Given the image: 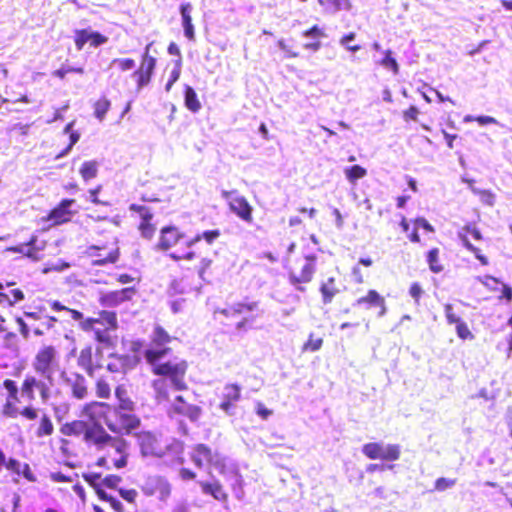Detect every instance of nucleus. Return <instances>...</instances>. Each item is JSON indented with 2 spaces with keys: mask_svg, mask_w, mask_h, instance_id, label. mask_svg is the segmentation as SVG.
<instances>
[{
  "mask_svg": "<svg viewBox=\"0 0 512 512\" xmlns=\"http://www.w3.org/2000/svg\"><path fill=\"white\" fill-rule=\"evenodd\" d=\"M120 399L119 406H110L101 402H92L84 407L83 413L93 421L103 418L107 427L114 433H131L138 427L140 421L132 413L133 402L120 397V390H116Z\"/></svg>",
  "mask_w": 512,
  "mask_h": 512,
  "instance_id": "1",
  "label": "nucleus"
},
{
  "mask_svg": "<svg viewBox=\"0 0 512 512\" xmlns=\"http://www.w3.org/2000/svg\"><path fill=\"white\" fill-rule=\"evenodd\" d=\"M153 372L162 376L152 383L156 399L159 403L167 402L172 392L182 391L187 388L184 377L187 370L186 361L174 357L167 359V363L156 362L151 365Z\"/></svg>",
  "mask_w": 512,
  "mask_h": 512,
  "instance_id": "2",
  "label": "nucleus"
},
{
  "mask_svg": "<svg viewBox=\"0 0 512 512\" xmlns=\"http://www.w3.org/2000/svg\"><path fill=\"white\" fill-rule=\"evenodd\" d=\"M90 438L100 454L97 459L98 466L107 469H122L127 466L130 445L123 437L111 436L102 428L99 434H92Z\"/></svg>",
  "mask_w": 512,
  "mask_h": 512,
  "instance_id": "3",
  "label": "nucleus"
},
{
  "mask_svg": "<svg viewBox=\"0 0 512 512\" xmlns=\"http://www.w3.org/2000/svg\"><path fill=\"white\" fill-rule=\"evenodd\" d=\"M80 328L85 332L93 331L95 339L104 347L113 346L111 331L117 328V316L112 311H101L98 318H87L80 323Z\"/></svg>",
  "mask_w": 512,
  "mask_h": 512,
  "instance_id": "4",
  "label": "nucleus"
},
{
  "mask_svg": "<svg viewBox=\"0 0 512 512\" xmlns=\"http://www.w3.org/2000/svg\"><path fill=\"white\" fill-rule=\"evenodd\" d=\"M171 341L172 337L161 326H155L151 334V342L144 353L146 361L150 365L156 362L167 363L171 349L166 345Z\"/></svg>",
  "mask_w": 512,
  "mask_h": 512,
  "instance_id": "5",
  "label": "nucleus"
},
{
  "mask_svg": "<svg viewBox=\"0 0 512 512\" xmlns=\"http://www.w3.org/2000/svg\"><path fill=\"white\" fill-rule=\"evenodd\" d=\"M362 452L369 459L396 461L400 458L401 448L398 444L371 442L363 445Z\"/></svg>",
  "mask_w": 512,
  "mask_h": 512,
  "instance_id": "6",
  "label": "nucleus"
},
{
  "mask_svg": "<svg viewBox=\"0 0 512 512\" xmlns=\"http://www.w3.org/2000/svg\"><path fill=\"white\" fill-rule=\"evenodd\" d=\"M221 196L227 201L230 210L243 221L252 222V207L244 196H241L237 190H222Z\"/></svg>",
  "mask_w": 512,
  "mask_h": 512,
  "instance_id": "7",
  "label": "nucleus"
},
{
  "mask_svg": "<svg viewBox=\"0 0 512 512\" xmlns=\"http://www.w3.org/2000/svg\"><path fill=\"white\" fill-rule=\"evenodd\" d=\"M55 357L56 351L52 346L44 347L37 353L33 364L35 371L50 384L53 383Z\"/></svg>",
  "mask_w": 512,
  "mask_h": 512,
  "instance_id": "8",
  "label": "nucleus"
},
{
  "mask_svg": "<svg viewBox=\"0 0 512 512\" xmlns=\"http://www.w3.org/2000/svg\"><path fill=\"white\" fill-rule=\"evenodd\" d=\"M316 259L314 254H308L305 256V262L298 273L295 271L289 272V282L297 291L304 292L305 287L301 284L309 283L312 280L316 272Z\"/></svg>",
  "mask_w": 512,
  "mask_h": 512,
  "instance_id": "9",
  "label": "nucleus"
},
{
  "mask_svg": "<svg viewBox=\"0 0 512 512\" xmlns=\"http://www.w3.org/2000/svg\"><path fill=\"white\" fill-rule=\"evenodd\" d=\"M142 491L146 496H157L160 501L166 502L171 495L172 488L165 477L154 475L145 480Z\"/></svg>",
  "mask_w": 512,
  "mask_h": 512,
  "instance_id": "10",
  "label": "nucleus"
},
{
  "mask_svg": "<svg viewBox=\"0 0 512 512\" xmlns=\"http://www.w3.org/2000/svg\"><path fill=\"white\" fill-rule=\"evenodd\" d=\"M102 426L96 423L88 424L81 420H76L71 423H66L61 427V433L66 436H80L83 435L84 441L92 445L93 440L90 438L92 434H99Z\"/></svg>",
  "mask_w": 512,
  "mask_h": 512,
  "instance_id": "11",
  "label": "nucleus"
},
{
  "mask_svg": "<svg viewBox=\"0 0 512 512\" xmlns=\"http://www.w3.org/2000/svg\"><path fill=\"white\" fill-rule=\"evenodd\" d=\"M190 457L198 468H203L205 464H210L216 469H223L224 467L223 460L220 459L218 455H214L211 449L205 444H197L194 446Z\"/></svg>",
  "mask_w": 512,
  "mask_h": 512,
  "instance_id": "12",
  "label": "nucleus"
},
{
  "mask_svg": "<svg viewBox=\"0 0 512 512\" xmlns=\"http://www.w3.org/2000/svg\"><path fill=\"white\" fill-rule=\"evenodd\" d=\"M151 45L152 44L150 43L146 46L144 54L142 56L141 65L139 69L134 71V73L132 74V76L137 79L138 90L142 89L143 87L149 84L156 66V59L149 55V49Z\"/></svg>",
  "mask_w": 512,
  "mask_h": 512,
  "instance_id": "13",
  "label": "nucleus"
},
{
  "mask_svg": "<svg viewBox=\"0 0 512 512\" xmlns=\"http://www.w3.org/2000/svg\"><path fill=\"white\" fill-rule=\"evenodd\" d=\"M137 438L144 456L162 457L164 455L166 446H163L154 434L141 432Z\"/></svg>",
  "mask_w": 512,
  "mask_h": 512,
  "instance_id": "14",
  "label": "nucleus"
},
{
  "mask_svg": "<svg viewBox=\"0 0 512 512\" xmlns=\"http://www.w3.org/2000/svg\"><path fill=\"white\" fill-rule=\"evenodd\" d=\"M64 382L70 388L71 394L74 398L82 400L88 397V383L86 378L79 373H70L64 375Z\"/></svg>",
  "mask_w": 512,
  "mask_h": 512,
  "instance_id": "15",
  "label": "nucleus"
},
{
  "mask_svg": "<svg viewBox=\"0 0 512 512\" xmlns=\"http://www.w3.org/2000/svg\"><path fill=\"white\" fill-rule=\"evenodd\" d=\"M129 210L138 213L141 217L142 221L139 225V230L142 237L151 239L155 233V227L151 224L153 218L151 209L144 205L131 204Z\"/></svg>",
  "mask_w": 512,
  "mask_h": 512,
  "instance_id": "16",
  "label": "nucleus"
},
{
  "mask_svg": "<svg viewBox=\"0 0 512 512\" xmlns=\"http://www.w3.org/2000/svg\"><path fill=\"white\" fill-rule=\"evenodd\" d=\"M134 291L131 288L111 291L100 296V304L104 307H116L121 303L129 300Z\"/></svg>",
  "mask_w": 512,
  "mask_h": 512,
  "instance_id": "17",
  "label": "nucleus"
},
{
  "mask_svg": "<svg viewBox=\"0 0 512 512\" xmlns=\"http://www.w3.org/2000/svg\"><path fill=\"white\" fill-rule=\"evenodd\" d=\"M77 364L91 377L94 376L98 369L102 368V363L94 361L91 346H87L80 351Z\"/></svg>",
  "mask_w": 512,
  "mask_h": 512,
  "instance_id": "18",
  "label": "nucleus"
},
{
  "mask_svg": "<svg viewBox=\"0 0 512 512\" xmlns=\"http://www.w3.org/2000/svg\"><path fill=\"white\" fill-rule=\"evenodd\" d=\"M75 203L73 199H64L61 203L55 207L49 214V219L54 224H62L70 221L73 212L70 210L71 206Z\"/></svg>",
  "mask_w": 512,
  "mask_h": 512,
  "instance_id": "19",
  "label": "nucleus"
},
{
  "mask_svg": "<svg viewBox=\"0 0 512 512\" xmlns=\"http://www.w3.org/2000/svg\"><path fill=\"white\" fill-rule=\"evenodd\" d=\"M184 235L179 232L175 227H165L161 230V235L158 243V248L161 250H168L176 245Z\"/></svg>",
  "mask_w": 512,
  "mask_h": 512,
  "instance_id": "20",
  "label": "nucleus"
},
{
  "mask_svg": "<svg viewBox=\"0 0 512 512\" xmlns=\"http://www.w3.org/2000/svg\"><path fill=\"white\" fill-rule=\"evenodd\" d=\"M199 486L202 489V492L206 495H211L215 500L220 502H226L228 495L224 491L222 485L219 481L215 480L211 483L205 481H198Z\"/></svg>",
  "mask_w": 512,
  "mask_h": 512,
  "instance_id": "21",
  "label": "nucleus"
},
{
  "mask_svg": "<svg viewBox=\"0 0 512 512\" xmlns=\"http://www.w3.org/2000/svg\"><path fill=\"white\" fill-rule=\"evenodd\" d=\"M193 10V6L189 2H183L180 5V13L182 17V25L184 28V35L189 40H194L195 33H194V26L192 24V18L191 13Z\"/></svg>",
  "mask_w": 512,
  "mask_h": 512,
  "instance_id": "22",
  "label": "nucleus"
},
{
  "mask_svg": "<svg viewBox=\"0 0 512 512\" xmlns=\"http://www.w3.org/2000/svg\"><path fill=\"white\" fill-rule=\"evenodd\" d=\"M36 243L37 237L33 236L27 243H21L12 247L10 250L35 260L37 259L36 253L42 249V247H37Z\"/></svg>",
  "mask_w": 512,
  "mask_h": 512,
  "instance_id": "23",
  "label": "nucleus"
},
{
  "mask_svg": "<svg viewBox=\"0 0 512 512\" xmlns=\"http://www.w3.org/2000/svg\"><path fill=\"white\" fill-rule=\"evenodd\" d=\"M383 304V297L375 290H369L366 296L360 297L354 306H365L367 309Z\"/></svg>",
  "mask_w": 512,
  "mask_h": 512,
  "instance_id": "24",
  "label": "nucleus"
},
{
  "mask_svg": "<svg viewBox=\"0 0 512 512\" xmlns=\"http://www.w3.org/2000/svg\"><path fill=\"white\" fill-rule=\"evenodd\" d=\"M320 292L322 294L323 302L325 304L330 303L334 296L339 293V289L335 284V279L333 277H329L326 282H323L320 287Z\"/></svg>",
  "mask_w": 512,
  "mask_h": 512,
  "instance_id": "25",
  "label": "nucleus"
},
{
  "mask_svg": "<svg viewBox=\"0 0 512 512\" xmlns=\"http://www.w3.org/2000/svg\"><path fill=\"white\" fill-rule=\"evenodd\" d=\"M220 236V231L218 229L215 230H207L201 234H197L194 238L186 241L187 247H192L200 240H205L208 244H212L216 239Z\"/></svg>",
  "mask_w": 512,
  "mask_h": 512,
  "instance_id": "26",
  "label": "nucleus"
},
{
  "mask_svg": "<svg viewBox=\"0 0 512 512\" xmlns=\"http://www.w3.org/2000/svg\"><path fill=\"white\" fill-rule=\"evenodd\" d=\"M184 100H185V106L190 111L195 113L201 109V104L198 100L197 94L192 87L186 86Z\"/></svg>",
  "mask_w": 512,
  "mask_h": 512,
  "instance_id": "27",
  "label": "nucleus"
},
{
  "mask_svg": "<svg viewBox=\"0 0 512 512\" xmlns=\"http://www.w3.org/2000/svg\"><path fill=\"white\" fill-rule=\"evenodd\" d=\"M129 358L127 356H115L107 364V369L112 373H125L128 368Z\"/></svg>",
  "mask_w": 512,
  "mask_h": 512,
  "instance_id": "28",
  "label": "nucleus"
},
{
  "mask_svg": "<svg viewBox=\"0 0 512 512\" xmlns=\"http://www.w3.org/2000/svg\"><path fill=\"white\" fill-rule=\"evenodd\" d=\"M99 164L95 160L85 161L81 168L80 174L84 181H89L97 176Z\"/></svg>",
  "mask_w": 512,
  "mask_h": 512,
  "instance_id": "29",
  "label": "nucleus"
},
{
  "mask_svg": "<svg viewBox=\"0 0 512 512\" xmlns=\"http://www.w3.org/2000/svg\"><path fill=\"white\" fill-rule=\"evenodd\" d=\"M344 174L347 178V180L355 184L357 180L365 177L367 175V170L360 165H354L351 167H347L344 169Z\"/></svg>",
  "mask_w": 512,
  "mask_h": 512,
  "instance_id": "30",
  "label": "nucleus"
},
{
  "mask_svg": "<svg viewBox=\"0 0 512 512\" xmlns=\"http://www.w3.org/2000/svg\"><path fill=\"white\" fill-rule=\"evenodd\" d=\"M54 431L53 423L50 417L46 414H43L40 420L39 427L36 431L37 437L50 436Z\"/></svg>",
  "mask_w": 512,
  "mask_h": 512,
  "instance_id": "31",
  "label": "nucleus"
},
{
  "mask_svg": "<svg viewBox=\"0 0 512 512\" xmlns=\"http://www.w3.org/2000/svg\"><path fill=\"white\" fill-rule=\"evenodd\" d=\"M384 57L382 60L377 62L379 65L386 69H390L395 75L399 72V65L394 57H392L391 50L383 51Z\"/></svg>",
  "mask_w": 512,
  "mask_h": 512,
  "instance_id": "32",
  "label": "nucleus"
},
{
  "mask_svg": "<svg viewBox=\"0 0 512 512\" xmlns=\"http://www.w3.org/2000/svg\"><path fill=\"white\" fill-rule=\"evenodd\" d=\"M37 379L32 376H27L22 385V395L27 397L29 401L34 400L35 394L34 389H36Z\"/></svg>",
  "mask_w": 512,
  "mask_h": 512,
  "instance_id": "33",
  "label": "nucleus"
},
{
  "mask_svg": "<svg viewBox=\"0 0 512 512\" xmlns=\"http://www.w3.org/2000/svg\"><path fill=\"white\" fill-rule=\"evenodd\" d=\"M110 106H111V103L110 101L103 97V98H100L94 105V114H95V117L99 120V121H103V119L105 118V115L106 113L109 111L110 109Z\"/></svg>",
  "mask_w": 512,
  "mask_h": 512,
  "instance_id": "34",
  "label": "nucleus"
},
{
  "mask_svg": "<svg viewBox=\"0 0 512 512\" xmlns=\"http://www.w3.org/2000/svg\"><path fill=\"white\" fill-rule=\"evenodd\" d=\"M231 481H232L231 482V487H232V491L234 493V496L237 499L242 500L244 498L243 478H242V476L238 472H235L232 475Z\"/></svg>",
  "mask_w": 512,
  "mask_h": 512,
  "instance_id": "35",
  "label": "nucleus"
},
{
  "mask_svg": "<svg viewBox=\"0 0 512 512\" xmlns=\"http://www.w3.org/2000/svg\"><path fill=\"white\" fill-rule=\"evenodd\" d=\"M427 262L431 271L439 273L443 267L439 264V250L437 248L431 249L427 255Z\"/></svg>",
  "mask_w": 512,
  "mask_h": 512,
  "instance_id": "36",
  "label": "nucleus"
},
{
  "mask_svg": "<svg viewBox=\"0 0 512 512\" xmlns=\"http://www.w3.org/2000/svg\"><path fill=\"white\" fill-rule=\"evenodd\" d=\"M136 63L131 58H115L110 62L109 67H118L121 71H128L135 68Z\"/></svg>",
  "mask_w": 512,
  "mask_h": 512,
  "instance_id": "37",
  "label": "nucleus"
},
{
  "mask_svg": "<svg viewBox=\"0 0 512 512\" xmlns=\"http://www.w3.org/2000/svg\"><path fill=\"white\" fill-rule=\"evenodd\" d=\"M223 399L237 402L240 399V387L236 384H229L224 387Z\"/></svg>",
  "mask_w": 512,
  "mask_h": 512,
  "instance_id": "38",
  "label": "nucleus"
},
{
  "mask_svg": "<svg viewBox=\"0 0 512 512\" xmlns=\"http://www.w3.org/2000/svg\"><path fill=\"white\" fill-rule=\"evenodd\" d=\"M91 30L83 29L77 30L75 33V45L78 50H82L84 45L89 42L91 38Z\"/></svg>",
  "mask_w": 512,
  "mask_h": 512,
  "instance_id": "39",
  "label": "nucleus"
},
{
  "mask_svg": "<svg viewBox=\"0 0 512 512\" xmlns=\"http://www.w3.org/2000/svg\"><path fill=\"white\" fill-rule=\"evenodd\" d=\"M98 495L102 500L109 502L111 507L116 512H123V504L118 499H116L114 496L108 494L107 492H105L103 490H98Z\"/></svg>",
  "mask_w": 512,
  "mask_h": 512,
  "instance_id": "40",
  "label": "nucleus"
},
{
  "mask_svg": "<svg viewBox=\"0 0 512 512\" xmlns=\"http://www.w3.org/2000/svg\"><path fill=\"white\" fill-rule=\"evenodd\" d=\"M71 73L83 74L84 69L82 67H71L67 65H62L61 68L53 72V76L58 77L60 79H64L67 74Z\"/></svg>",
  "mask_w": 512,
  "mask_h": 512,
  "instance_id": "41",
  "label": "nucleus"
},
{
  "mask_svg": "<svg viewBox=\"0 0 512 512\" xmlns=\"http://www.w3.org/2000/svg\"><path fill=\"white\" fill-rule=\"evenodd\" d=\"M258 303L257 302H250V303H234L232 304V310L234 315L242 314L245 311H253L257 308Z\"/></svg>",
  "mask_w": 512,
  "mask_h": 512,
  "instance_id": "42",
  "label": "nucleus"
},
{
  "mask_svg": "<svg viewBox=\"0 0 512 512\" xmlns=\"http://www.w3.org/2000/svg\"><path fill=\"white\" fill-rule=\"evenodd\" d=\"M92 256H96V254L91 253ZM97 259L94 261L95 265H105L107 263H115L118 259L117 250L109 252L107 256H102L101 254H97Z\"/></svg>",
  "mask_w": 512,
  "mask_h": 512,
  "instance_id": "43",
  "label": "nucleus"
},
{
  "mask_svg": "<svg viewBox=\"0 0 512 512\" xmlns=\"http://www.w3.org/2000/svg\"><path fill=\"white\" fill-rule=\"evenodd\" d=\"M456 484V479H450L445 477H440L435 481L434 488L437 491H445L449 488H452Z\"/></svg>",
  "mask_w": 512,
  "mask_h": 512,
  "instance_id": "44",
  "label": "nucleus"
},
{
  "mask_svg": "<svg viewBox=\"0 0 512 512\" xmlns=\"http://www.w3.org/2000/svg\"><path fill=\"white\" fill-rule=\"evenodd\" d=\"M342 9H348V0H327L326 10L336 13Z\"/></svg>",
  "mask_w": 512,
  "mask_h": 512,
  "instance_id": "45",
  "label": "nucleus"
},
{
  "mask_svg": "<svg viewBox=\"0 0 512 512\" xmlns=\"http://www.w3.org/2000/svg\"><path fill=\"white\" fill-rule=\"evenodd\" d=\"M472 121H477L480 125H487V124H497V120L491 116H477L474 117L472 115H466L464 117V122L469 123Z\"/></svg>",
  "mask_w": 512,
  "mask_h": 512,
  "instance_id": "46",
  "label": "nucleus"
},
{
  "mask_svg": "<svg viewBox=\"0 0 512 512\" xmlns=\"http://www.w3.org/2000/svg\"><path fill=\"white\" fill-rule=\"evenodd\" d=\"M50 384L47 380H37L36 389L40 391L41 398L43 402H46L50 397Z\"/></svg>",
  "mask_w": 512,
  "mask_h": 512,
  "instance_id": "47",
  "label": "nucleus"
},
{
  "mask_svg": "<svg viewBox=\"0 0 512 512\" xmlns=\"http://www.w3.org/2000/svg\"><path fill=\"white\" fill-rule=\"evenodd\" d=\"M456 332L459 338L465 340V339H472L473 334L470 332L467 324L460 320L456 324Z\"/></svg>",
  "mask_w": 512,
  "mask_h": 512,
  "instance_id": "48",
  "label": "nucleus"
},
{
  "mask_svg": "<svg viewBox=\"0 0 512 512\" xmlns=\"http://www.w3.org/2000/svg\"><path fill=\"white\" fill-rule=\"evenodd\" d=\"M3 385L9 393L7 399L12 401H18V387L16 383L13 380L7 379L4 381Z\"/></svg>",
  "mask_w": 512,
  "mask_h": 512,
  "instance_id": "49",
  "label": "nucleus"
},
{
  "mask_svg": "<svg viewBox=\"0 0 512 512\" xmlns=\"http://www.w3.org/2000/svg\"><path fill=\"white\" fill-rule=\"evenodd\" d=\"M472 191L475 193V194H478L480 196V199L483 203L489 205V206H493L494 205V201H495V196L493 193H491L490 191H487V190H479V189H476V188H473Z\"/></svg>",
  "mask_w": 512,
  "mask_h": 512,
  "instance_id": "50",
  "label": "nucleus"
},
{
  "mask_svg": "<svg viewBox=\"0 0 512 512\" xmlns=\"http://www.w3.org/2000/svg\"><path fill=\"white\" fill-rule=\"evenodd\" d=\"M3 414L10 418H16L20 414V411L15 406L14 401L7 399L3 406Z\"/></svg>",
  "mask_w": 512,
  "mask_h": 512,
  "instance_id": "51",
  "label": "nucleus"
},
{
  "mask_svg": "<svg viewBox=\"0 0 512 512\" xmlns=\"http://www.w3.org/2000/svg\"><path fill=\"white\" fill-rule=\"evenodd\" d=\"M322 343L323 340L321 338L314 339L311 334L309 340L303 346V351H318L321 348Z\"/></svg>",
  "mask_w": 512,
  "mask_h": 512,
  "instance_id": "52",
  "label": "nucleus"
},
{
  "mask_svg": "<svg viewBox=\"0 0 512 512\" xmlns=\"http://www.w3.org/2000/svg\"><path fill=\"white\" fill-rule=\"evenodd\" d=\"M200 414H201L200 408L197 406H194V405L189 404V406H185L182 409V415L187 416L188 418H190L193 421L197 420L199 418Z\"/></svg>",
  "mask_w": 512,
  "mask_h": 512,
  "instance_id": "53",
  "label": "nucleus"
},
{
  "mask_svg": "<svg viewBox=\"0 0 512 512\" xmlns=\"http://www.w3.org/2000/svg\"><path fill=\"white\" fill-rule=\"evenodd\" d=\"M96 392L99 397L108 398L110 395V386L106 381L100 379L96 384Z\"/></svg>",
  "mask_w": 512,
  "mask_h": 512,
  "instance_id": "54",
  "label": "nucleus"
},
{
  "mask_svg": "<svg viewBox=\"0 0 512 512\" xmlns=\"http://www.w3.org/2000/svg\"><path fill=\"white\" fill-rule=\"evenodd\" d=\"M444 311L449 324H456L461 320V318L453 312V306L451 304H445Z\"/></svg>",
  "mask_w": 512,
  "mask_h": 512,
  "instance_id": "55",
  "label": "nucleus"
},
{
  "mask_svg": "<svg viewBox=\"0 0 512 512\" xmlns=\"http://www.w3.org/2000/svg\"><path fill=\"white\" fill-rule=\"evenodd\" d=\"M458 238L460 239L462 245L469 250L472 253H477V247H475L471 242L469 241L466 232L462 229L458 232Z\"/></svg>",
  "mask_w": 512,
  "mask_h": 512,
  "instance_id": "56",
  "label": "nucleus"
},
{
  "mask_svg": "<svg viewBox=\"0 0 512 512\" xmlns=\"http://www.w3.org/2000/svg\"><path fill=\"white\" fill-rule=\"evenodd\" d=\"M108 38L99 32L92 31L91 38L89 42L93 47H98L100 45H103L107 42Z\"/></svg>",
  "mask_w": 512,
  "mask_h": 512,
  "instance_id": "57",
  "label": "nucleus"
},
{
  "mask_svg": "<svg viewBox=\"0 0 512 512\" xmlns=\"http://www.w3.org/2000/svg\"><path fill=\"white\" fill-rule=\"evenodd\" d=\"M86 482L91 484L92 486H98L102 483L101 475L94 472H88L83 475Z\"/></svg>",
  "mask_w": 512,
  "mask_h": 512,
  "instance_id": "58",
  "label": "nucleus"
},
{
  "mask_svg": "<svg viewBox=\"0 0 512 512\" xmlns=\"http://www.w3.org/2000/svg\"><path fill=\"white\" fill-rule=\"evenodd\" d=\"M303 36L305 38L318 39V38L324 37L325 34L322 31V29H320L318 26L315 25L311 29L306 30L305 32H303Z\"/></svg>",
  "mask_w": 512,
  "mask_h": 512,
  "instance_id": "59",
  "label": "nucleus"
},
{
  "mask_svg": "<svg viewBox=\"0 0 512 512\" xmlns=\"http://www.w3.org/2000/svg\"><path fill=\"white\" fill-rule=\"evenodd\" d=\"M119 494L123 499L130 503H133L138 496V493L135 489H120Z\"/></svg>",
  "mask_w": 512,
  "mask_h": 512,
  "instance_id": "60",
  "label": "nucleus"
},
{
  "mask_svg": "<svg viewBox=\"0 0 512 512\" xmlns=\"http://www.w3.org/2000/svg\"><path fill=\"white\" fill-rule=\"evenodd\" d=\"M211 264H212V260L208 259V258H203L200 261V264L198 267V275L203 281L205 280V273L210 268Z\"/></svg>",
  "mask_w": 512,
  "mask_h": 512,
  "instance_id": "61",
  "label": "nucleus"
},
{
  "mask_svg": "<svg viewBox=\"0 0 512 512\" xmlns=\"http://www.w3.org/2000/svg\"><path fill=\"white\" fill-rule=\"evenodd\" d=\"M181 66H182V60L177 59L175 61L174 68L170 72L169 80L171 82L175 83L179 79L180 74H181Z\"/></svg>",
  "mask_w": 512,
  "mask_h": 512,
  "instance_id": "62",
  "label": "nucleus"
},
{
  "mask_svg": "<svg viewBox=\"0 0 512 512\" xmlns=\"http://www.w3.org/2000/svg\"><path fill=\"white\" fill-rule=\"evenodd\" d=\"M6 468L17 475H21L22 464L13 458H10L6 464Z\"/></svg>",
  "mask_w": 512,
  "mask_h": 512,
  "instance_id": "63",
  "label": "nucleus"
},
{
  "mask_svg": "<svg viewBox=\"0 0 512 512\" xmlns=\"http://www.w3.org/2000/svg\"><path fill=\"white\" fill-rule=\"evenodd\" d=\"M121 481V478L116 475H109L102 479V484L109 487L114 488L116 487Z\"/></svg>",
  "mask_w": 512,
  "mask_h": 512,
  "instance_id": "64",
  "label": "nucleus"
}]
</instances>
